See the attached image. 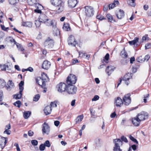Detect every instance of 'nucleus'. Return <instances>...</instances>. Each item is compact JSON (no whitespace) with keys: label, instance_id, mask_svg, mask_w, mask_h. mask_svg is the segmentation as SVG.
Segmentation results:
<instances>
[{"label":"nucleus","instance_id":"23","mask_svg":"<svg viewBox=\"0 0 151 151\" xmlns=\"http://www.w3.org/2000/svg\"><path fill=\"white\" fill-rule=\"evenodd\" d=\"M132 74L131 73H128L125 75L123 78V80L127 81L129 80L132 77Z\"/></svg>","mask_w":151,"mask_h":151},{"label":"nucleus","instance_id":"33","mask_svg":"<svg viewBox=\"0 0 151 151\" xmlns=\"http://www.w3.org/2000/svg\"><path fill=\"white\" fill-rule=\"evenodd\" d=\"M24 81H21L19 83V90H20V92H22L24 90V87L23 86L24 85Z\"/></svg>","mask_w":151,"mask_h":151},{"label":"nucleus","instance_id":"27","mask_svg":"<svg viewBox=\"0 0 151 151\" xmlns=\"http://www.w3.org/2000/svg\"><path fill=\"white\" fill-rule=\"evenodd\" d=\"M31 113V112L29 111L24 112L23 113L24 117L25 119H27L29 117Z\"/></svg>","mask_w":151,"mask_h":151},{"label":"nucleus","instance_id":"1","mask_svg":"<svg viewBox=\"0 0 151 151\" xmlns=\"http://www.w3.org/2000/svg\"><path fill=\"white\" fill-rule=\"evenodd\" d=\"M131 94L128 93L124 95L123 100L119 97L115 98L114 104L117 107H121L123 104L126 106L128 105L131 102Z\"/></svg>","mask_w":151,"mask_h":151},{"label":"nucleus","instance_id":"53","mask_svg":"<svg viewBox=\"0 0 151 151\" xmlns=\"http://www.w3.org/2000/svg\"><path fill=\"white\" fill-rule=\"evenodd\" d=\"M121 140L125 142H127L128 141L127 138L124 136H122L121 137Z\"/></svg>","mask_w":151,"mask_h":151},{"label":"nucleus","instance_id":"44","mask_svg":"<svg viewBox=\"0 0 151 151\" xmlns=\"http://www.w3.org/2000/svg\"><path fill=\"white\" fill-rule=\"evenodd\" d=\"M149 97V94H147L144 96V99H143L144 102L146 103L147 102V99Z\"/></svg>","mask_w":151,"mask_h":151},{"label":"nucleus","instance_id":"64","mask_svg":"<svg viewBox=\"0 0 151 151\" xmlns=\"http://www.w3.org/2000/svg\"><path fill=\"white\" fill-rule=\"evenodd\" d=\"M116 114L115 112L112 113L110 115V117L111 118H114L116 116Z\"/></svg>","mask_w":151,"mask_h":151},{"label":"nucleus","instance_id":"48","mask_svg":"<svg viewBox=\"0 0 151 151\" xmlns=\"http://www.w3.org/2000/svg\"><path fill=\"white\" fill-rule=\"evenodd\" d=\"M31 143L34 146H36L38 145V141L36 140H32L31 141Z\"/></svg>","mask_w":151,"mask_h":151},{"label":"nucleus","instance_id":"54","mask_svg":"<svg viewBox=\"0 0 151 151\" xmlns=\"http://www.w3.org/2000/svg\"><path fill=\"white\" fill-rule=\"evenodd\" d=\"M99 98V97L98 95H95L94 97L92 99V101H96L98 100Z\"/></svg>","mask_w":151,"mask_h":151},{"label":"nucleus","instance_id":"26","mask_svg":"<svg viewBox=\"0 0 151 151\" xmlns=\"http://www.w3.org/2000/svg\"><path fill=\"white\" fill-rule=\"evenodd\" d=\"M139 39L138 37H136L133 40L129 41V43L130 45H135L138 42Z\"/></svg>","mask_w":151,"mask_h":151},{"label":"nucleus","instance_id":"37","mask_svg":"<svg viewBox=\"0 0 151 151\" xmlns=\"http://www.w3.org/2000/svg\"><path fill=\"white\" fill-rule=\"evenodd\" d=\"M8 65L4 64L3 65H0V68L2 70H6L7 68H8Z\"/></svg>","mask_w":151,"mask_h":151},{"label":"nucleus","instance_id":"32","mask_svg":"<svg viewBox=\"0 0 151 151\" xmlns=\"http://www.w3.org/2000/svg\"><path fill=\"white\" fill-rule=\"evenodd\" d=\"M135 0H127V2L128 4L134 7L135 6Z\"/></svg>","mask_w":151,"mask_h":151},{"label":"nucleus","instance_id":"55","mask_svg":"<svg viewBox=\"0 0 151 151\" xmlns=\"http://www.w3.org/2000/svg\"><path fill=\"white\" fill-rule=\"evenodd\" d=\"M142 59V57L140 56L137 58V60L139 62H142L143 61H144Z\"/></svg>","mask_w":151,"mask_h":151},{"label":"nucleus","instance_id":"62","mask_svg":"<svg viewBox=\"0 0 151 151\" xmlns=\"http://www.w3.org/2000/svg\"><path fill=\"white\" fill-rule=\"evenodd\" d=\"M33 132L31 130H30L28 132V134L30 136H32L33 135Z\"/></svg>","mask_w":151,"mask_h":151},{"label":"nucleus","instance_id":"14","mask_svg":"<svg viewBox=\"0 0 151 151\" xmlns=\"http://www.w3.org/2000/svg\"><path fill=\"white\" fill-rule=\"evenodd\" d=\"M77 3V0H68V6L69 7L71 8L75 7Z\"/></svg>","mask_w":151,"mask_h":151},{"label":"nucleus","instance_id":"29","mask_svg":"<svg viewBox=\"0 0 151 151\" xmlns=\"http://www.w3.org/2000/svg\"><path fill=\"white\" fill-rule=\"evenodd\" d=\"M106 17L108 19L109 22H112V21L115 22V20L113 19L112 16L109 14H108L106 15Z\"/></svg>","mask_w":151,"mask_h":151},{"label":"nucleus","instance_id":"5","mask_svg":"<svg viewBox=\"0 0 151 151\" xmlns=\"http://www.w3.org/2000/svg\"><path fill=\"white\" fill-rule=\"evenodd\" d=\"M68 86L65 83L61 82L56 87L58 92L62 93L66 91Z\"/></svg>","mask_w":151,"mask_h":151},{"label":"nucleus","instance_id":"6","mask_svg":"<svg viewBox=\"0 0 151 151\" xmlns=\"http://www.w3.org/2000/svg\"><path fill=\"white\" fill-rule=\"evenodd\" d=\"M77 91V87L75 86L68 85L66 92L69 94H75Z\"/></svg>","mask_w":151,"mask_h":151},{"label":"nucleus","instance_id":"12","mask_svg":"<svg viewBox=\"0 0 151 151\" xmlns=\"http://www.w3.org/2000/svg\"><path fill=\"white\" fill-rule=\"evenodd\" d=\"M42 133L43 134H48L50 131V127L48 124L45 122L42 125Z\"/></svg>","mask_w":151,"mask_h":151},{"label":"nucleus","instance_id":"61","mask_svg":"<svg viewBox=\"0 0 151 151\" xmlns=\"http://www.w3.org/2000/svg\"><path fill=\"white\" fill-rule=\"evenodd\" d=\"M54 123L55 125L57 127L60 124V122L58 121H55L54 122Z\"/></svg>","mask_w":151,"mask_h":151},{"label":"nucleus","instance_id":"18","mask_svg":"<svg viewBox=\"0 0 151 151\" xmlns=\"http://www.w3.org/2000/svg\"><path fill=\"white\" fill-rule=\"evenodd\" d=\"M51 63L47 60H45L42 64V68L45 69L47 70L50 67Z\"/></svg>","mask_w":151,"mask_h":151},{"label":"nucleus","instance_id":"21","mask_svg":"<svg viewBox=\"0 0 151 151\" xmlns=\"http://www.w3.org/2000/svg\"><path fill=\"white\" fill-rule=\"evenodd\" d=\"M119 4V2L118 0H115L113 3L111 4H109V9H112L116 6V5Z\"/></svg>","mask_w":151,"mask_h":151},{"label":"nucleus","instance_id":"52","mask_svg":"<svg viewBox=\"0 0 151 151\" xmlns=\"http://www.w3.org/2000/svg\"><path fill=\"white\" fill-rule=\"evenodd\" d=\"M149 37H148V35H145L143 36L142 39V42H143L144 41H145L147 40H148Z\"/></svg>","mask_w":151,"mask_h":151},{"label":"nucleus","instance_id":"57","mask_svg":"<svg viewBox=\"0 0 151 151\" xmlns=\"http://www.w3.org/2000/svg\"><path fill=\"white\" fill-rule=\"evenodd\" d=\"M8 84L10 86H14V84L12 82V81L11 80H9V81L8 82Z\"/></svg>","mask_w":151,"mask_h":151},{"label":"nucleus","instance_id":"41","mask_svg":"<svg viewBox=\"0 0 151 151\" xmlns=\"http://www.w3.org/2000/svg\"><path fill=\"white\" fill-rule=\"evenodd\" d=\"M96 17L97 19L100 20L106 19V18L101 15H97L96 16Z\"/></svg>","mask_w":151,"mask_h":151},{"label":"nucleus","instance_id":"56","mask_svg":"<svg viewBox=\"0 0 151 151\" xmlns=\"http://www.w3.org/2000/svg\"><path fill=\"white\" fill-rule=\"evenodd\" d=\"M11 131L7 129H5L4 132V134H6L8 135L10 134H11Z\"/></svg>","mask_w":151,"mask_h":151},{"label":"nucleus","instance_id":"20","mask_svg":"<svg viewBox=\"0 0 151 151\" xmlns=\"http://www.w3.org/2000/svg\"><path fill=\"white\" fill-rule=\"evenodd\" d=\"M114 68L112 66H108L106 70V71L108 76H109L111 72L113 71Z\"/></svg>","mask_w":151,"mask_h":151},{"label":"nucleus","instance_id":"13","mask_svg":"<svg viewBox=\"0 0 151 151\" xmlns=\"http://www.w3.org/2000/svg\"><path fill=\"white\" fill-rule=\"evenodd\" d=\"M34 6L36 8L34 11L35 12L37 13L41 14V10L43 8V6L41 4L38 3L35 4Z\"/></svg>","mask_w":151,"mask_h":151},{"label":"nucleus","instance_id":"2","mask_svg":"<svg viewBox=\"0 0 151 151\" xmlns=\"http://www.w3.org/2000/svg\"><path fill=\"white\" fill-rule=\"evenodd\" d=\"M51 4L55 6L56 12L60 13L64 10V3L62 0H51Z\"/></svg>","mask_w":151,"mask_h":151},{"label":"nucleus","instance_id":"39","mask_svg":"<svg viewBox=\"0 0 151 151\" xmlns=\"http://www.w3.org/2000/svg\"><path fill=\"white\" fill-rule=\"evenodd\" d=\"M49 22L50 23H48V22H47V23H46V24L47 25L52 26L53 29H54L56 27L54 25V22L53 21H49Z\"/></svg>","mask_w":151,"mask_h":151},{"label":"nucleus","instance_id":"10","mask_svg":"<svg viewBox=\"0 0 151 151\" xmlns=\"http://www.w3.org/2000/svg\"><path fill=\"white\" fill-rule=\"evenodd\" d=\"M36 82L39 86H41L43 88H45L46 86L45 83L47 81L45 79L38 77L36 78Z\"/></svg>","mask_w":151,"mask_h":151},{"label":"nucleus","instance_id":"47","mask_svg":"<svg viewBox=\"0 0 151 151\" xmlns=\"http://www.w3.org/2000/svg\"><path fill=\"white\" fill-rule=\"evenodd\" d=\"M40 20H35V24L37 27H39L40 25Z\"/></svg>","mask_w":151,"mask_h":151},{"label":"nucleus","instance_id":"4","mask_svg":"<svg viewBox=\"0 0 151 151\" xmlns=\"http://www.w3.org/2000/svg\"><path fill=\"white\" fill-rule=\"evenodd\" d=\"M77 81V78L76 76L73 74H70L68 77L66 82L68 85H73L75 84Z\"/></svg>","mask_w":151,"mask_h":151},{"label":"nucleus","instance_id":"38","mask_svg":"<svg viewBox=\"0 0 151 151\" xmlns=\"http://www.w3.org/2000/svg\"><path fill=\"white\" fill-rule=\"evenodd\" d=\"M53 32L54 35L57 36L59 34V31L56 27H55L53 29Z\"/></svg>","mask_w":151,"mask_h":151},{"label":"nucleus","instance_id":"46","mask_svg":"<svg viewBox=\"0 0 151 151\" xmlns=\"http://www.w3.org/2000/svg\"><path fill=\"white\" fill-rule=\"evenodd\" d=\"M45 148V147L43 144H41L39 147V149L41 151L44 150Z\"/></svg>","mask_w":151,"mask_h":151},{"label":"nucleus","instance_id":"63","mask_svg":"<svg viewBox=\"0 0 151 151\" xmlns=\"http://www.w3.org/2000/svg\"><path fill=\"white\" fill-rule=\"evenodd\" d=\"M27 71H29L30 72H32L33 71V69L32 67H29L27 69Z\"/></svg>","mask_w":151,"mask_h":151},{"label":"nucleus","instance_id":"34","mask_svg":"<svg viewBox=\"0 0 151 151\" xmlns=\"http://www.w3.org/2000/svg\"><path fill=\"white\" fill-rule=\"evenodd\" d=\"M121 57L123 58H127L128 56L127 52L124 50H122L121 52Z\"/></svg>","mask_w":151,"mask_h":151},{"label":"nucleus","instance_id":"31","mask_svg":"<svg viewBox=\"0 0 151 151\" xmlns=\"http://www.w3.org/2000/svg\"><path fill=\"white\" fill-rule=\"evenodd\" d=\"M22 92H20V90H19V93L14 95V98H15V99H20L22 95Z\"/></svg>","mask_w":151,"mask_h":151},{"label":"nucleus","instance_id":"28","mask_svg":"<svg viewBox=\"0 0 151 151\" xmlns=\"http://www.w3.org/2000/svg\"><path fill=\"white\" fill-rule=\"evenodd\" d=\"M63 29L66 31H68L70 30L69 24L68 23L64 24L63 27Z\"/></svg>","mask_w":151,"mask_h":151},{"label":"nucleus","instance_id":"8","mask_svg":"<svg viewBox=\"0 0 151 151\" xmlns=\"http://www.w3.org/2000/svg\"><path fill=\"white\" fill-rule=\"evenodd\" d=\"M114 142L115 143L114 147V151H122L120 148V145H122L123 143L122 141L119 139L114 140Z\"/></svg>","mask_w":151,"mask_h":151},{"label":"nucleus","instance_id":"59","mask_svg":"<svg viewBox=\"0 0 151 151\" xmlns=\"http://www.w3.org/2000/svg\"><path fill=\"white\" fill-rule=\"evenodd\" d=\"M78 60L77 59H73L72 60V64H75L77 63H78Z\"/></svg>","mask_w":151,"mask_h":151},{"label":"nucleus","instance_id":"51","mask_svg":"<svg viewBox=\"0 0 151 151\" xmlns=\"http://www.w3.org/2000/svg\"><path fill=\"white\" fill-rule=\"evenodd\" d=\"M50 106L52 108V107H56L57 106V105L56 103L55 102H52L50 104Z\"/></svg>","mask_w":151,"mask_h":151},{"label":"nucleus","instance_id":"36","mask_svg":"<svg viewBox=\"0 0 151 151\" xmlns=\"http://www.w3.org/2000/svg\"><path fill=\"white\" fill-rule=\"evenodd\" d=\"M21 104H22L21 101L19 100L17 101L14 103V106L18 107V108H20V107Z\"/></svg>","mask_w":151,"mask_h":151},{"label":"nucleus","instance_id":"50","mask_svg":"<svg viewBox=\"0 0 151 151\" xmlns=\"http://www.w3.org/2000/svg\"><path fill=\"white\" fill-rule=\"evenodd\" d=\"M9 1L10 4L14 5L17 3V0H9Z\"/></svg>","mask_w":151,"mask_h":151},{"label":"nucleus","instance_id":"22","mask_svg":"<svg viewBox=\"0 0 151 151\" xmlns=\"http://www.w3.org/2000/svg\"><path fill=\"white\" fill-rule=\"evenodd\" d=\"M52 110V108L50 106H47L45 107L44 109V112L46 115H48L50 114Z\"/></svg>","mask_w":151,"mask_h":151},{"label":"nucleus","instance_id":"43","mask_svg":"<svg viewBox=\"0 0 151 151\" xmlns=\"http://www.w3.org/2000/svg\"><path fill=\"white\" fill-rule=\"evenodd\" d=\"M44 145L45 147H50L51 146V144L48 140L46 141L44 143Z\"/></svg>","mask_w":151,"mask_h":151},{"label":"nucleus","instance_id":"42","mask_svg":"<svg viewBox=\"0 0 151 151\" xmlns=\"http://www.w3.org/2000/svg\"><path fill=\"white\" fill-rule=\"evenodd\" d=\"M129 138L132 141H133L134 142L136 143V144L138 143V142L137 140V139H135L131 135L129 136Z\"/></svg>","mask_w":151,"mask_h":151},{"label":"nucleus","instance_id":"19","mask_svg":"<svg viewBox=\"0 0 151 151\" xmlns=\"http://www.w3.org/2000/svg\"><path fill=\"white\" fill-rule=\"evenodd\" d=\"M116 15L118 19H121L124 17V12L123 10L120 9Z\"/></svg>","mask_w":151,"mask_h":151},{"label":"nucleus","instance_id":"17","mask_svg":"<svg viewBox=\"0 0 151 151\" xmlns=\"http://www.w3.org/2000/svg\"><path fill=\"white\" fill-rule=\"evenodd\" d=\"M40 22L43 23H47L49 20L46 15L44 14H41L39 18Z\"/></svg>","mask_w":151,"mask_h":151},{"label":"nucleus","instance_id":"24","mask_svg":"<svg viewBox=\"0 0 151 151\" xmlns=\"http://www.w3.org/2000/svg\"><path fill=\"white\" fill-rule=\"evenodd\" d=\"M27 1L28 4L30 5H34L35 6V4L39 3L38 0H27Z\"/></svg>","mask_w":151,"mask_h":151},{"label":"nucleus","instance_id":"25","mask_svg":"<svg viewBox=\"0 0 151 151\" xmlns=\"http://www.w3.org/2000/svg\"><path fill=\"white\" fill-rule=\"evenodd\" d=\"M83 115H80L77 117L75 119L76 122V124L79 123L83 119Z\"/></svg>","mask_w":151,"mask_h":151},{"label":"nucleus","instance_id":"60","mask_svg":"<svg viewBox=\"0 0 151 151\" xmlns=\"http://www.w3.org/2000/svg\"><path fill=\"white\" fill-rule=\"evenodd\" d=\"M150 58V56L148 55H146L144 58V60L147 61Z\"/></svg>","mask_w":151,"mask_h":151},{"label":"nucleus","instance_id":"7","mask_svg":"<svg viewBox=\"0 0 151 151\" xmlns=\"http://www.w3.org/2000/svg\"><path fill=\"white\" fill-rule=\"evenodd\" d=\"M68 44L72 47H75L78 44L77 41L76 40L74 36L70 35L68 39Z\"/></svg>","mask_w":151,"mask_h":151},{"label":"nucleus","instance_id":"58","mask_svg":"<svg viewBox=\"0 0 151 151\" xmlns=\"http://www.w3.org/2000/svg\"><path fill=\"white\" fill-rule=\"evenodd\" d=\"M109 53H107L104 57L105 59L106 60H108L109 59Z\"/></svg>","mask_w":151,"mask_h":151},{"label":"nucleus","instance_id":"30","mask_svg":"<svg viewBox=\"0 0 151 151\" xmlns=\"http://www.w3.org/2000/svg\"><path fill=\"white\" fill-rule=\"evenodd\" d=\"M22 25L24 26L31 27L32 26V23L31 22H23L22 23Z\"/></svg>","mask_w":151,"mask_h":151},{"label":"nucleus","instance_id":"35","mask_svg":"<svg viewBox=\"0 0 151 151\" xmlns=\"http://www.w3.org/2000/svg\"><path fill=\"white\" fill-rule=\"evenodd\" d=\"M6 83L5 81L2 79H0V88H3L6 85Z\"/></svg>","mask_w":151,"mask_h":151},{"label":"nucleus","instance_id":"11","mask_svg":"<svg viewBox=\"0 0 151 151\" xmlns=\"http://www.w3.org/2000/svg\"><path fill=\"white\" fill-rule=\"evenodd\" d=\"M54 42L52 39L48 38L44 42L45 46L47 47L48 48H52L54 46Z\"/></svg>","mask_w":151,"mask_h":151},{"label":"nucleus","instance_id":"15","mask_svg":"<svg viewBox=\"0 0 151 151\" xmlns=\"http://www.w3.org/2000/svg\"><path fill=\"white\" fill-rule=\"evenodd\" d=\"M132 122L134 125L136 126H138L141 122L137 116L132 119Z\"/></svg>","mask_w":151,"mask_h":151},{"label":"nucleus","instance_id":"40","mask_svg":"<svg viewBox=\"0 0 151 151\" xmlns=\"http://www.w3.org/2000/svg\"><path fill=\"white\" fill-rule=\"evenodd\" d=\"M40 97V95L39 94H37L35 95L33 98V101H37Z\"/></svg>","mask_w":151,"mask_h":151},{"label":"nucleus","instance_id":"9","mask_svg":"<svg viewBox=\"0 0 151 151\" xmlns=\"http://www.w3.org/2000/svg\"><path fill=\"white\" fill-rule=\"evenodd\" d=\"M148 114L147 112L142 111L138 113L137 116L140 121H141L147 119L148 117Z\"/></svg>","mask_w":151,"mask_h":151},{"label":"nucleus","instance_id":"49","mask_svg":"<svg viewBox=\"0 0 151 151\" xmlns=\"http://www.w3.org/2000/svg\"><path fill=\"white\" fill-rule=\"evenodd\" d=\"M146 50L151 48V43H148L146 44L145 46Z\"/></svg>","mask_w":151,"mask_h":151},{"label":"nucleus","instance_id":"3","mask_svg":"<svg viewBox=\"0 0 151 151\" xmlns=\"http://www.w3.org/2000/svg\"><path fill=\"white\" fill-rule=\"evenodd\" d=\"M85 15L87 17H91L94 14V10L92 7L90 6H85L84 7Z\"/></svg>","mask_w":151,"mask_h":151},{"label":"nucleus","instance_id":"16","mask_svg":"<svg viewBox=\"0 0 151 151\" xmlns=\"http://www.w3.org/2000/svg\"><path fill=\"white\" fill-rule=\"evenodd\" d=\"M6 138L4 137H1L0 139V147L1 148V150L5 147L6 143ZM1 151H2V150Z\"/></svg>","mask_w":151,"mask_h":151},{"label":"nucleus","instance_id":"45","mask_svg":"<svg viewBox=\"0 0 151 151\" xmlns=\"http://www.w3.org/2000/svg\"><path fill=\"white\" fill-rule=\"evenodd\" d=\"M4 98L3 92L2 91H0V101H2Z\"/></svg>","mask_w":151,"mask_h":151}]
</instances>
